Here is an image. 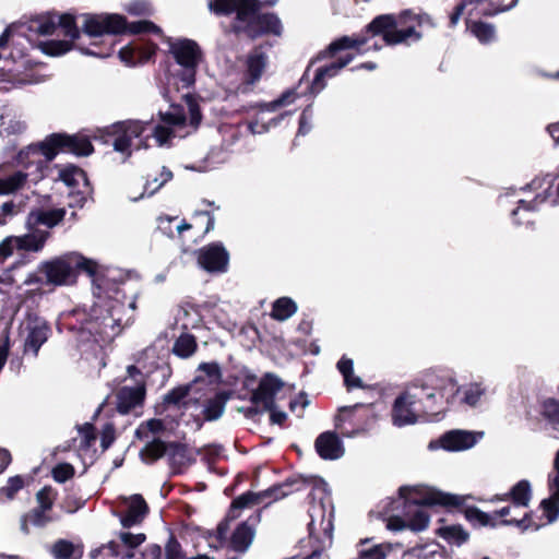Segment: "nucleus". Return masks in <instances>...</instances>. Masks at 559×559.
<instances>
[{
	"label": "nucleus",
	"mask_w": 559,
	"mask_h": 559,
	"mask_svg": "<svg viewBox=\"0 0 559 559\" xmlns=\"http://www.w3.org/2000/svg\"><path fill=\"white\" fill-rule=\"evenodd\" d=\"M254 532L250 526H216L210 534L209 545L245 552L251 545Z\"/></svg>",
	"instance_id": "nucleus-15"
},
{
	"label": "nucleus",
	"mask_w": 559,
	"mask_h": 559,
	"mask_svg": "<svg viewBox=\"0 0 559 559\" xmlns=\"http://www.w3.org/2000/svg\"><path fill=\"white\" fill-rule=\"evenodd\" d=\"M49 235V231L34 227V230L31 233L17 236L21 251H40L44 248Z\"/></svg>",
	"instance_id": "nucleus-44"
},
{
	"label": "nucleus",
	"mask_w": 559,
	"mask_h": 559,
	"mask_svg": "<svg viewBox=\"0 0 559 559\" xmlns=\"http://www.w3.org/2000/svg\"><path fill=\"white\" fill-rule=\"evenodd\" d=\"M353 55H346L336 62H332L326 67L317 69L313 81L310 85V92L312 94L320 93L325 87L326 79L335 76L344 67H346L352 60Z\"/></svg>",
	"instance_id": "nucleus-38"
},
{
	"label": "nucleus",
	"mask_w": 559,
	"mask_h": 559,
	"mask_svg": "<svg viewBox=\"0 0 559 559\" xmlns=\"http://www.w3.org/2000/svg\"><path fill=\"white\" fill-rule=\"evenodd\" d=\"M260 4L254 0V9L252 15L243 19L240 24H234L236 32H243L249 37H258L263 34H273L280 36L282 34V24L280 19L274 14H260Z\"/></svg>",
	"instance_id": "nucleus-21"
},
{
	"label": "nucleus",
	"mask_w": 559,
	"mask_h": 559,
	"mask_svg": "<svg viewBox=\"0 0 559 559\" xmlns=\"http://www.w3.org/2000/svg\"><path fill=\"white\" fill-rule=\"evenodd\" d=\"M55 491L50 487H44L36 495L38 507L32 510L25 518V524H40L50 521L47 514L55 501Z\"/></svg>",
	"instance_id": "nucleus-33"
},
{
	"label": "nucleus",
	"mask_w": 559,
	"mask_h": 559,
	"mask_svg": "<svg viewBox=\"0 0 559 559\" xmlns=\"http://www.w3.org/2000/svg\"><path fill=\"white\" fill-rule=\"evenodd\" d=\"M484 437L481 431L451 430L443 433L438 440L430 441V450L443 449L449 452H460L472 449Z\"/></svg>",
	"instance_id": "nucleus-23"
},
{
	"label": "nucleus",
	"mask_w": 559,
	"mask_h": 559,
	"mask_svg": "<svg viewBox=\"0 0 559 559\" xmlns=\"http://www.w3.org/2000/svg\"><path fill=\"white\" fill-rule=\"evenodd\" d=\"M159 122L128 120L116 122L98 130L105 142L112 139L114 150L123 155L126 160L132 150L169 144L173 138H185L193 132L200 121L201 112L195 99L187 92L181 95L179 104H173L166 111H159Z\"/></svg>",
	"instance_id": "nucleus-3"
},
{
	"label": "nucleus",
	"mask_w": 559,
	"mask_h": 559,
	"mask_svg": "<svg viewBox=\"0 0 559 559\" xmlns=\"http://www.w3.org/2000/svg\"><path fill=\"white\" fill-rule=\"evenodd\" d=\"M82 17L84 34L88 36L90 45L94 49L111 47L110 55L114 51V39L107 37L109 35L153 33L163 36L160 27L147 20L128 23L127 19L118 13H86L82 14Z\"/></svg>",
	"instance_id": "nucleus-7"
},
{
	"label": "nucleus",
	"mask_w": 559,
	"mask_h": 559,
	"mask_svg": "<svg viewBox=\"0 0 559 559\" xmlns=\"http://www.w3.org/2000/svg\"><path fill=\"white\" fill-rule=\"evenodd\" d=\"M55 559H81L83 547L80 543L68 539H59L49 548Z\"/></svg>",
	"instance_id": "nucleus-43"
},
{
	"label": "nucleus",
	"mask_w": 559,
	"mask_h": 559,
	"mask_svg": "<svg viewBox=\"0 0 559 559\" xmlns=\"http://www.w3.org/2000/svg\"><path fill=\"white\" fill-rule=\"evenodd\" d=\"M313 502L309 508V524H332L333 507L330 499L328 484L322 479L317 480L313 487Z\"/></svg>",
	"instance_id": "nucleus-24"
},
{
	"label": "nucleus",
	"mask_w": 559,
	"mask_h": 559,
	"mask_svg": "<svg viewBox=\"0 0 559 559\" xmlns=\"http://www.w3.org/2000/svg\"><path fill=\"white\" fill-rule=\"evenodd\" d=\"M156 45L152 43L134 41L119 50V59L127 67H135L148 61L156 51Z\"/></svg>",
	"instance_id": "nucleus-29"
},
{
	"label": "nucleus",
	"mask_w": 559,
	"mask_h": 559,
	"mask_svg": "<svg viewBox=\"0 0 559 559\" xmlns=\"http://www.w3.org/2000/svg\"><path fill=\"white\" fill-rule=\"evenodd\" d=\"M463 502V497L428 485H404L399 488L397 498L382 500L370 512V520L386 524H442L447 519L441 516V507H456V513H463L471 523L519 525L531 522L530 513L520 511L513 503L483 511L476 507L462 508Z\"/></svg>",
	"instance_id": "nucleus-2"
},
{
	"label": "nucleus",
	"mask_w": 559,
	"mask_h": 559,
	"mask_svg": "<svg viewBox=\"0 0 559 559\" xmlns=\"http://www.w3.org/2000/svg\"><path fill=\"white\" fill-rule=\"evenodd\" d=\"M169 52L176 61L177 68L170 70L169 83L177 90L191 87L195 82L199 63L202 60V51L199 45L187 38L168 39Z\"/></svg>",
	"instance_id": "nucleus-11"
},
{
	"label": "nucleus",
	"mask_w": 559,
	"mask_h": 559,
	"mask_svg": "<svg viewBox=\"0 0 559 559\" xmlns=\"http://www.w3.org/2000/svg\"><path fill=\"white\" fill-rule=\"evenodd\" d=\"M209 9L216 15H229L236 12L234 24H240L243 19L252 15L254 0H213L209 2Z\"/></svg>",
	"instance_id": "nucleus-27"
},
{
	"label": "nucleus",
	"mask_w": 559,
	"mask_h": 559,
	"mask_svg": "<svg viewBox=\"0 0 559 559\" xmlns=\"http://www.w3.org/2000/svg\"><path fill=\"white\" fill-rule=\"evenodd\" d=\"M200 370L203 371L209 378H217L219 373L218 366L214 362L200 365Z\"/></svg>",
	"instance_id": "nucleus-63"
},
{
	"label": "nucleus",
	"mask_w": 559,
	"mask_h": 559,
	"mask_svg": "<svg viewBox=\"0 0 559 559\" xmlns=\"http://www.w3.org/2000/svg\"><path fill=\"white\" fill-rule=\"evenodd\" d=\"M144 540L145 535L142 533L121 532L117 539L109 542L99 549L93 550L92 556L95 558L103 551H106L107 555L117 559H159L160 547L157 545L146 547L141 557H136L133 549L143 544Z\"/></svg>",
	"instance_id": "nucleus-12"
},
{
	"label": "nucleus",
	"mask_w": 559,
	"mask_h": 559,
	"mask_svg": "<svg viewBox=\"0 0 559 559\" xmlns=\"http://www.w3.org/2000/svg\"><path fill=\"white\" fill-rule=\"evenodd\" d=\"M24 485L25 481L22 476L10 477L7 484L0 488V501L12 500Z\"/></svg>",
	"instance_id": "nucleus-53"
},
{
	"label": "nucleus",
	"mask_w": 559,
	"mask_h": 559,
	"mask_svg": "<svg viewBox=\"0 0 559 559\" xmlns=\"http://www.w3.org/2000/svg\"><path fill=\"white\" fill-rule=\"evenodd\" d=\"M487 392L488 386L481 379L469 381L463 385L459 384L457 407L476 408L480 406Z\"/></svg>",
	"instance_id": "nucleus-30"
},
{
	"label": "nucleus",
	"mask_w": 559,
	"mask_h": 559,
	"mask_svg": "<svg viewBox=\"0 0 559 559\" xmlns=\"http://www.w3.org/2000/svg\"><path fill=\"white\" fill-rule=\"evenodd\" d=\"M421 417L427 419L426 413L423 409L421 397L415 384H413L395 400L392 409V420L394 426L404 427L416 424Z\"/></svg>",
	"instance_id": "nucleus-18"
},
{
	"label": "nucleus",
	"mask_w": 559,
	"mask_h": 559,
	"mask_svg": "<svg viewBox=\"0 0 559 559\" xmlns=\"http://www.w3.org/2000/svg\"><path fill=\"white\" fill-rule=\"evenodd\" d=\"M166 558L167 559H185L180 544L173 537L169 538V540L166 545Z\"/></svg>",
	"instance_id": "nucleus-61"
},
{
	"label": "nucleus",
	"mask_w": 559,
	"mask_h": 559,
	"mask_svg": "<svg viewBox=\"0 0 559 559\" xmlns=\"http://www.w3.org/2000/svg\"><path fill=\"white\" fill-rule=\"evenodd\" d=\"M64 215V209L33 211L28 215L27 225L31 228H34L39 225H44L47 228H52L63 219Z\"/></svg>",
	"instance_id": "nucleus-40"
},
{
	"label": "nucleus",
	"mask_w": 559,
	"mask_h": 559,
	"mask_svg": "<svg viewBox=\"0 0 559 559\" xmlns=\"http://www.w3.org/2000/svg\"><path fill=\"white\" fill-rule=\"evenodd\" d=\"M81 19L83 20L82 16ZM33 27L43 36L63 35L67 37V39L62 40L49 39L41 41L39 47L41 51L48 56H61L72 48L80 50L84 55L97 58L110 56L111 47L94 49V47L90 45L88 36L84 34V29H79L74 16L69 13H48L41 15L34 22ZM81 28H83V23L81 24Z\"/></svg>",
	"instance_id": "nucleus-4"
},
{
	"label": "nucleus",
	"mask_w": 559,
	"mask_h": 559,
	"mask_svg": "<svg viewBox=\"0 0 559 559\" xmlns=\"http://www.w3.org/2000/svg\"><path fill=\"white\" fill-rule=\"evenodd\" d=\"M554 181L551 175L536 177L519 190L507 191L500 197V202L502 203L509 195L514 197L519 205L511 212V216L515 224H523L527 221V214L537 211L540 205L545 203L552 206L559 205V183L555 186Z\"/></svg>",
	"instance_id": "nucleus-9"
},
{
	"label": "nucleus",
	"mask_w": 559,
	"mask_h": 559,
	"mask_svg": "<svg viewBox=\"0 0 559 559\" xmlns=\"http://www.w3.org/2000/svg\"><path fill=\"white\" fill-rule=\"evenodd\" d=\"M298 97V94L294 90H288L283 93L278 98L269 102V103H258L255 105L250 106L251 109L255 110V117L247 122V128L249 132L253 135L264 134L271 130V128L276 127L287 115L290 112H285L280 116H276L270 120H264L263 115L266 112H276L282 107L288 106L293 104Z\"/></svg>",
	"instance_id": "nucleus-13"
},
{
	"label": "nucleus",
	"mask_w": 559,
	"mask_h": 559,
	"mask_svg": "<svg viewBox=\"0 0 559 559\" xmlns=\"http://www.w3.org/2000/svg\"><path fill=\"white\" fill-rule=\"evenodd\" d=\"M13 164L0 165V195H27L47 176L48 165L36 144L22 148Z\"/></svg>",
	"instance_id": "nucleus-5"
},
{
	"label": "nucleus",
	"mask_w": 559,
	"mask_h": 559,
	"mask_svg": "<svg viewBox=\"0 0 559 559\" xmlns=\"http://www.w3.org/2000/svg\"><path fill=\"white\" fill-rule=\"evenodd\" d=\"M428 420H437L452 407H457L459 381L452 373L428 371L414 383Z\"/></svg>",
	"instance_id": "nucleus-8"
},
{
	"label": "nucleus",
	"mask_w": 559,
	"mask_h": 559,
	"mask_svg": "<svg viewBox=\"0 0 559 559\" xmlns=\"http://www.w3.org/2000/svg\"><path fill=\"white\" fill-rule=\"evenodd\" d=\"M197 349V342L193 335L191 334H182L180 335L174 344V353L181 357L188 358L190 357Z\"/></svg>",
	"instance_id": "nucleus-49"
},
{
	"label": "nucleus",
	"mask_w": 559,
	"mask_h": 559,
	"mask_svg": "<svg viewBox=\"0 0 559 559\" xmlns=\"http://www.w3.org/2000/svg\"><path fill=\"white\" fill-rule=\"evenodd\" d=\"M473 8L469 2L462 0L454 9L453 13L450 15V26L454 27L457 25L461 16L464 13L468 14L469 9Z\"/></svg>",
	"instance_id": "nucleus-60"
},
{
	"label": "nucleus",
	"mask_w": 559,
	"mask_h": 559,
	"mask_svg": "<svg viewBox=\"0 0 559 559\" xmlns=\"http://www.w3.org/2000/svg\"><path fill=\"white\" fill-rule=\"evenodd\" d=\"M368 41V38L362 35L358 36H343L335 41L331 43L328 49L322 52V57L333 56L336 51L349 48H357L359 52H362L361 47H364Z\"/></svg>",
	"instance_id": "nucleus-45"
},
{
	"label": "nucleus",
	"mask_w": 559,
	"mask_h": 559,
	"mask_svg": "<svg viewBox=\"0 0 559 559\" xmlns=\"http://www.w3.org/2000/svg\"><path fill=\"white\" fill-rule=\"evenodd\" d=\"M99 264L79 252H68L38 263L35 271L24 278L23 286H36L20 296L21 301L43 296L57 287L71 286L76 283L80 271L92 277L93 294L96 301L88 317L79 330L82 342L93 337L94 342H107L116 337L121 330L131 324L136 309L135 296L127 297L126 284L116 282L115 272L99 274Z\"/></svg>",
	"instance_id": "nucleus-1"
},
{
	"label": "nucleus",
	"mask_w": 559,
	"mask_h": 559,
	"mask_svg": "<svg viewBox=\"0 0 559 559\" xmlns=\"http://www.w3.org/2000/svg\"><path fill=\"white\" fill-rule=\"evenodd\" d=\"M27 63V60L21 59L15 61L13 67L3 64L0 67V69L7 72L8 81L19 86L26 84H38L46 81L45 75L36 74L34 72H22V69L26 70Z\"/></svg>",
	"instance_id": "nucleus-37"
},
{
	"label": "nucleus",
	"mask_w": 559,
	"mask_h": 559,
	"mask_svg": "<svg viewBox=\"0 0 559 559\" xmlns=\"http://www.w3.org/2000/svg\"><path fill=\"white\" fill-rule=\"evenodd\" d=\"M74 474V468L68 463L58 464L52 469L53 479L58 483H64L70 479Z\"/></svg>",
	"instance_id": "nucleus-58"
},
{
	"label": "nucleus",
	"mask_w": 559,
	"mask_h": 559,
	"mask_svg": "<svg viewBox=\"0 0 559 559\" xmlns=\"http://www.w3.org/2000/svg\"><path fill=\"white\" fill-rule=\"evenodd\" d=\"M298 310L297 304L289 297H281L273 302L271 317L277 321H286Z\"/></svg>",
	"instance_id": "nucleus-46"
},
{
	"label": "nucleus",
	"mask_w": 559,
	"mask_h": 559,
	"mask_svg": "<svg viewBox=\"0 0 559 559\" xmlns=\"http://www.w3.org/2000/svg\"><path fill=\"white\" fill-rule=\"evenodd\" d=\"M412 21H416L419 26H435L431 16L427 13L416 15L405 11L397 19L390 14L376 17L368 25L367 33H371L372 36H381L386 45L417 41L421 36L415 31L413 24L408 25Z\"/></svg>",
	"instance_id": "nucleus-10"
},
{
	"label": "nucleus",
	"mask_w": 559,
	"mask_h": 559,
	"mask_svg": "<svg viewBox=\"0 0 559 559\" xmlns=\"http://www.w3.org/2000/svg\"><path fill=\"white\" fill-rule=\"evenodd\" d=\"M337 369L348 389L361 388V379L354 374V362L350 358L343 356L337 362Z\"/></svg>",
	"instance_id": "nucleus-48"
},
{
	"label": "nucleus",
	"mask_w": 559,
	"mask_h": 559,
	"mask_svg": "<svg viewBox=\"0 0 559 559\" xmlns=\"http://www.w3.org/2000/svg\"><path fill=\"white\" fill-rule=\"evenodd\" d=\"M202 384L203 380L198 378L187 386L174 389L164 399L168 414L177 416L182 409L179 420L192 430H199L202 427L201 413L204 414L206 420H215L222 416L226 404V397L223 394H216L200 411L202 396H199V392L202 390Z\"/></svg>",
	"instance_id": "nucleus-6"
},
{
	"label": "nucleus",
	"mask_w": 559,
	"mask_h": 559,
	"mask_svg": "<svg viewBox=\"0 0 559 559\" xmlns=\"http://www.w3.org/2000/svg\"><path fill=\"white\" fill-rule=\"evenodd\" d=\"M292 486L293 484L286 483L258 493L249 491L241 495L240 497L233 501L229 511V519L235 520L238 516L239 510L241 509L259 506L262 503L267 504L271 502V500H278L285 498L286 496L293 492Z\"/></svg>",
	"instance_id": "nucleus-22"
},
{
	"label": "nucleus",
	"mask_w": 559,
	"mask_h": 559,
	"mask_svg": "<svg viewBox=\"0 0 559 559\" xmlns=\"http://www.w3.org/2000/svg\"><path fill=\"white\" fill-rule=\"evenodd\" d=\"M311 119H312V111L311 107L308 106L304 109L300 120H299V129L298 134L306 135L311 130Z\"/></svg>",
	"instance_id": "nucleus-59"
},
{
	"label": "nucleus",
	"mask_w": 559,
	"mask_h": 559,
	"mask_svg": "<svg viewBox=\"0 0 559 559\" xmlns=\"http://www.w3.org/2000/svg\"><path fill=\"white\" fill-rule=\"evenodd\" d=\"M467 28L480 44L487 45L496 40V27L490 23L467 21Z\"/></svg>",
	"instance_id": "nucleus-47"
},
{
	"label": "nucleus",
	"mask_w": 559,
	"mask_h": 559,
	"mask_svg": "<svg viewBox=\"0 0 559 559\" xmlns=\"http://www.w3.org/2000/svg\"><path fill=\"white\" fill-rule=\"evenodd\" d=\"M145 395L143 383L133 386H122L117 393V409L121 414H128L131 409L141 405Z\"/></svg>",
	"instance_id": "nucleus-36"
},
{
	"label": "nucleus",
	"mask_w": 559,
	"mask_h": 559,
	"mask_svg": "<svg viewBox=\"0 0 559 559\" xmlns=\"http://www.w3.org/2000/svg\"><path fill=\"white\" fill-rule=\"evenodd\" d=\"M96 435L94 427L90 423H85L78 427V435L72 439V448L78 452L81 460L92 463L95 460L96 450L94 448Z\"/></svg>",
	"instance_id": "nucleus-28"
},
{
	"label": "nucleus",
	"mask_w": 559,
	"mask_h": 559,
	"mask_svg": "<svg viewBox=\"0 0 559 559\" xmlns=\"http://www.w3.org/2000/svg\"><path fill=\"white\" fill-rule=\"evenodd\" d=\"M532 499V487L528 480L522 479L518 481L512 488L503 493L497 495L489 500H486L488 503L493 504L499 501L507 502L512 500V503L518 507L520 511H523V508L528 507Z\"/></svg>",
	"instance_id": "nucleus-31"
},
{
	"label": "nucleus",
	"mask_w": 559,
	"mask_h": 559,
	"mask_svg": "<svg viewBox=\"0 0 559 559\" xmlns=\"http://www.w3.org/2000/svg\"><path fill=\"white\" fill-rule=\"evenodd\" d=\"M283 388V382L274 374H265L253 391L251 402L261 411H271V420L274 424H283L286 420V413L274 409L276 395Z\"/></svg>",
	"instance_id": "nucleus-19"
},
{
	"label": "nucleus",
	"mask_w": 559,
	"mask_h": 559,
	"mask_svg": "<svg viewBox=\"0 0 559 559\" xmlns=\"http://www.w3.org/2000/svg\"><path fill=\"white\" fill-rule=\"evenodd\" d=\"M267 57L261 51H254L247 59V70L243 82L239 86L241 93H248L252 86L261 79L266 67Z\"/></svg>",
	"instance_id": "nucleus-32"
},
{
	"label": "nucleus",
	"mask_w": 559,
	"mask_h": 559,
	"mask_svg": "<svg viewBox=\"0 0 559 559\" xmlns=\"http://www.w3.org/2000/svg\"><path fill=\"white\" fill-rule=\"evenodd\" d=\"M218 133L222 138V148L218 152H216V148L211 150L203 162L186 166L187 169L205 173L214 169L217 165L225 162V151L229 150L239 140L240 126L222 123L218 127Z\"/></svg>",
	"instance_id": "nucleus-20"
},
{
	"label": "nucleus",
	"mask_w": 559,
	"mask_h": 559,
	"mask_svg": "<svg viewBox=\"0 0 559 559\" xmlns=\"http://www.w3.org/2000/svg\"><path fill=\"white\" fill-rule=\"evenodd\" d=\"M40 148L41 155L45 157L47 165L61 151H69L75 155L87 156L93 153L94 148L91 141L85 136L67 135L62 133H53L45 140L36 143Z\"/></svg>",
	"instance_id": "nucleus-14"
},
{
	"label": "nucleus",
	"mask_w": 559,
	"mask_h": 559,
	"mask_svg": "<svg viewBox=\"0 0 559 559\" xmlns=\"http://www.w3.org/2000/svg\"><path fill=\"white\" fill-rule=\"evenodd\" d=\"M438 535L452 545H461L468 538V534L461 530V526H440Z\"/></svg>",
	"instance_id": "nucleus-51"
},
{
	"label": "nucleus",
	"mask_w": 559,
	"mask_h": 559,
	"mask_svg": "<svg viewBox=\"0 0 559 559\" xmlns=\"http://www.w3.org/2000/svg\"><path fill=\"white\" fill-rule=\"evenodd\" d=\"M58 179L71 189L70 195L73 202H70V205L82 207L88 192L85 173L74 165H67L59 169Z\"/></svg>",
	"instance_id": "nucleus-25"
},
{
	"label": "nucleus",
	"mask_w": 559,
	"mask_h": 559,
	"mask_svg": "<svg viewBox=\"0 0 559 559\" xmlns=\"http://www.w3.org/2000/svg\"><path fill=\"white\" fill-rule=\"evenodd\" d=\"M171 179L173 173L167 167L163 166L155 175H148L144 183L142 193L138 195H133L130 193L129 199L131 201H139L145 197H152Z\"/></svg>",
	"instance_id": "nucleus-39"
},
{
	"label": "nucleus",
	"mask_w": 559,
	"mask_h": 559,
	"mask_svg": "<svg viewBox=\"0 0 559 559\" xmlns=\"http://www.w3.org/2000/svg\"><path fill=\"white\" fill-rule=\"evenodd\" d=\"M115 440V429L111 424L105 425L102 431L100 443L103 450L108 449Z\"/></svg>",
	"instance_id": "nucleus-62"
},
{
	"label": "nucleus",
	"mask_w": 559,
	"mask_h": 559,
	"mask_svg": "<svg viewBox=\"0 0 559 559\" xmlns=\"http://www.w3.org/2000/svg\"><path fill=\"white\" fill-rule=\"evenodd\" d=\"M147 512L145 500L140 495H134L127 500V512L121 524H139L145 520Z\"/></svg>",
	"instance_id": "nucleus-42"
},
{
	"label": "nucleus",
	"mask_w": 559,
	"mask_h": 559,
	"mask_svg": "<svg viewBox=\"0 0 559 559\" xmlns=\"http://www.w3.org/2000/svg\"><path fill=\"white\" fill-rule=\"evenodd\" d=\"M556 476L550 481L551 496L540 502L543 516L552 523L559 518V451L555 459Z\"/></svg>",
	"instance_id": "nucleus-35"
},
{
	"label": "nucleus",
	"mask_w": 559,
	"mask_h": 559,
	"mask_svg": "<svg viewBox=\"0 0 559 559\" xmlns=\"http://www.w3.org/2000/svg\"><path fill=\"white\" fill-rule=\"evenodd\" d=\"M540 413L551 424H559V400L545 399L540 405Z\"/></svg>",
	"instance_id": "nucleus-54"
},
{
	"label": "nucleus",
	"mask_w": 559,
	"mask_h": 559,
	"mask_svg": "<svg viewBox=\"0 0 559 559\" xmlns=\"http://www.w3.org/2000/svg\"><path fill=\"white\" fill-rule=\"evenodd\" d=\"M22 210V204L8 200L0 205V226L7 225Z\"/></svg>",
	"instance_id": "nucleus-55"
},
{
	"label": "nucleus",
	"mask_w": 559,
	"mask_h": 559,
	"mask_svg": "<svg viewBox=\"0 0 559 559\" xmlns=\"http://www.w3.org/2000/svg\"><path fill=\"white\" fill-rule=\"evenodd\" d=\"M122 8L133 16H150L154 12L152 4L146 0H130Z\"/></svg>",
	"instance_id": "nucleus-52"
},
{
	"label": "nucleus",
	"mask_w": 559,
	"mask_h": 559,
	"mask_svg": "<svg viewBox=\"0 0 559 559\" xmlns=\"http://www.w3.org/2000/svg\"><path fill=\"white\" fill-rule=\"evenodd\" d=\"M473 7L468 11V15L474 13L483 15H497L514 8L519 0H512L510 4H502L500 1L495 0H465Z\"/></svg>",
	"instance_id": "nucleus-41"
},
{
	"label": "nucleus",
	"mask_w": 559,
	"mask_h": 559,
	"mask_svg": "<svg viewBox=\"0 0 559 559\" xmlns=\"http://www.w3.org/2000/svg\"><path fill=\"white\" fill-rule=\"evenodd\" d=\"M49 334L50 328L47 322L36 313L27 312L19 326L24 354L36 357L39 348L47 342Z\"/></svg>",
	"instance_id": "nucleus-16"
},
{
	"label": "nucleus",
	"mask_w": 559,
	"mask_h": 559,
	"mask_svg": "<svg viewBox=\"0 0 559 559\" xmlns=\"http://www.w3.org/2000/svg\"><path fill=\"white\" fill-rule=\"evenodd\" d=\"M165 443L159 439L153 438V440L148 441L147 444L141 450L140 454L145 463H152L162 457L165 453Z\"/></svg>",
	"instance_id": "nucleus-50"
},
{
	"label": "nucleus",
	"mask_w": 559,
	"mask_h": 559,
	"mask_svg": "<svg viewBox=\"0 0 559 559\" xmlns=\"http://www.w3.org/2000/svg\"><path fill=\"white\" fill-rule=\"evenodd\" d=\"M198 264L210 273L225 272L229 262V254L221 243L204 246L198 251Z\"/></svg>",
	"instance_id": "nucleus-26"
},
{
	"label": "nucleus",
	"mask_w": 559,
	"mask_h": 559,
	"mask_svg": "<svg viewBox=\"0 0 559 559\" xmlns=\"http://www.w3.org/2000/svg\"><path fill=\"white\" fill-rule=\"evenodd\" d=\"M15 283V280L12 275V270H5L0 273V285L4 287H10Z\"/></svg>",
	"instance_id": "nucleus-64"
},
{
	"label": "nucleus",
	"mask_w": 559,
	"mask_h": 559,
	"mask_svg": "<svg viewBox=\"0 0 559 559\" xmlns=\"http://www.w3.org/2000/svg\"><path fill=\"white\" fill-rule=\"evenodd\" d=\"M372 409L366 404H355L340 408L335 426L346 437L365 432L373 420Z\"/></svg>",
	"instance_id": "nucleus-17"
},
{
	"label": "nucleus",
	"mask_w": 559,
	"mask_h": 559,
	"mask_svg": "<svg viewBox=\"0 0 559 559\" xmlns=\"http://www.w3.org/2000/svg\"><path fill=\"white\" fill-rule=\"evenodd\" d=\"M316 450L323 460H337L344 455L343 442L332 431L323 432L317 438Z\"/></svg>",
	"instance_id": "nucleus-34"
},
{
	"label": "nucleus",
	"mask_w": 559,
	"mask_h": 559,
	"mask_svg": "<svg viewBox=\"0 0 559 559\" xmlns=\"http://www.w3.org/2000/svg\"><path fill=\"white\" fill-rule=\"evenodd\" d=\"M21 251L17 236H8L0 242V257L8 259L14 252Z\"/></svg>",
	"instance_id": "nucleus-57"
},
{
	"label": "nucleus",
	"mask_w": 559,
	"mask_h": 559,
	"mask_svg": "<svg viewBox=\"0 0 559 559\" xmlns=\"http://www.w3.org/2000/svg\"><path fill=\"white\" fill-rule=\"evenodd\" d=\"M163 428H164V425H163L162 420L151 419V420L146 421L145 424L141 425L136 429L135 433L139 439H148V438H151V436L154 437L156 433L162 431Z\"/></svg>",
	"instance_id": "nucleus-56"
}]
</instances>
